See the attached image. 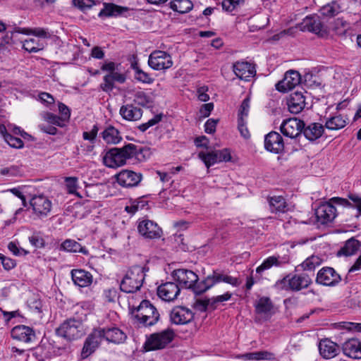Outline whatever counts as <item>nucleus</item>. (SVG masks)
I'll list each match as a JSON object with an SVG mask.
<instances>
[{"instance_id":"obj_1","label":"nucleus","mask_w":361,"mask_h":361,"mask_svg":"<svg viewBox=\"0 0 361 361\" xmlns=\"http://www.w3.org/2000/svg\"><path fill=\"white\" fill-rule=\"evenodd\" d=\"M171 276L178 286L192 289L196 294L204 293L220 282L228 283L233 287H238L240 284L238 278L224 274L219 271H214L212 274L201 281H199V277L195 272L185 269L174 270Z\"/></svg>"},{"instance_id":"obj_2","label":"nucleus","mask_w":361,"mask_h":361,"mask_svg":"<svg viewBox=\"0 0 361 361\" xmlns=\"http://www.w3.org/2000/svg\"><path fill=\"white\" fill-rule=\"evenodd\" d=\"M141 148L129 143L123 147H114L109 149L103 158L104 164L109 168H116L124 165L128 159L137 157Z\"/></svg>"},{"instance_id":"obj_3","label":"nucleus","mask_w":361,"mask_h":361,"mask_svg":"<svg viewBox=\"0 0 361 361\" xmlns=\"http://www.w3.org/2000/svg\"><path fill=\"white\" fill-rule=\"evenodd\" d=\"M132 315L145 326L155 324L159 319L157 308L149 300H144L137 307H130Z\"/></svg>"},{"instance_id":"obj_4","label":"nucleus","mask_w":361,"mask_h":361,"mask_svg":"<svg viewBox=\"0 0 361 361\" xmlns=\"http://www.w3.org/2000/svg\"><path fill=\"white\" fill-rule=\"evenodd\" d=\"M145 277V268L136 265L126 274L120 283V289L125 293H134L142 286Z\"/></svg>"},{"instance_id":"obj_5","label":"nucleus","mask_w":361,"mask_h":361,"mask_svg":"<svg viewBox=\"0 0 361 361\" xmlns=\"http://www.w3.org/2000/svg\"><path fill=\"white\" fill-rule=\"evenodd\" d=\"M297 133L295 134V142H300L304 138L305 140L314 141L319 138L324 133V127L318 123L307 124L304 121L295 118Z\"/></svg>"},{"instance_id":"obj_6","label":"nucleus","mask_w":361,"mask_h":361,"mask_svg":"<svg viewBox=\"0 0 361 361\" xmlns=\"http://www.w3.org/2000/svg\"><path fill=\"white\" fill-rule=\"evenodd\" d=\"M56 334L67 340H75L84 334L82 323L75 319H67L56 329Z\"/></svg>"},{"instance_id":"obj_7","label":"nucleus","mask_w":361,"mask_h":361,"mask_svg":"<svg viewBox=\"0 0 361 361\" xmlns=\"http://www.w3.org/2000/svg\"><path fill=\"white\" fill-rule=\"evenodd\" d=\"M173 64L171 56L166 51L155 50L149 56L148 65L153 70L165 71Z\"/></svg>"},{"instance_id":"obj_8","label":"nucleus","mask_w":361,"mask_h":361,"mask_svg":"<svg viewBox=\"0 0 361 361\" xmlns=\"http://www.w3.org/2000/svg\"><path fill=\"white\" fill-rule=\"evenodd\" d=\"M174 337L172 329H167L161 332L152 334L146 341V346L149 350L164 348Z\"/></svg>"},{"instance_id":"obj_9","label":"nucleus","mask_w":361,"mask_h":361,"mask_svg":"<svg viewBox=\"0 0 361 361\" xmlns=\"http://www.w3.org/2000/svg\"><path fill=\"white\" fill-rule=\"evenodd\" d=\"M295 27L301 31H309L321 36L326 33V29L324 25L321 22L317 16H306L301 23L297 24Z\"/></svg>"},{"instance_id":"obj_10","label":"nucleus","mask_w":361,"mask_h":361,"mask_svg":"<svg viewBox=\"0 0 361 361\" xmlns=\"http://www.w3.org/2000/svg\"><path fill=\"white\" fill-rule=\"evenodd\" d=\"M335 202L329 200L327 202L321 204L315 210L317 221L320 224H326L331 222L337 216V211L334 207ZM336 204H337L336 203Z\"/></svg>"},{"instance_id":"obj_11","label":"nucleus","mask_w":361,"mask_h":361,"mask_svg":"<svg viewBox=\"0 0 361 361\" xmlns=\"http://www.w3.org/2000/svg\"><path fill=\"white\" fill-rule=\"evenodd\" d=\"M341 281V277L332 267H323L317 275L316 281L326 286H335Z\"/></svg>"},{"instance_id":"obj_12","label":"nucleus","mask_w":361,"mask_h":361,"mask_svg":"<svg viewBox=\"0 0 361 361\" xmlns=\"http://www.w3.org/2000/svg\"><path fill=\"white\" fill-rule=\"evenodd\" d=\"M30 205L34 213L39 217H44L51 212V200L44 195L34 196L30 200Z\"/></svg>"},{"instance_id":"obj_13","label":"nucleus","mask_w":361,"mask_h":361,"mask_svg":"<svg viewBox=\"0 0 361 361\" xmlns=\"http://www.w3.org/2000/svg\"><path fill=\"white\" fill-rule=\"evenodd\" d=\"M137 230L141 235L148 239L159 238L162 233L157 223L148 219L140 221Z\"/></svg>"},{"instance_id":"obj_14","label":"nucleus","mask_w":361,"mask_h":361,"mask_svg":"<svg viewBox=\"0 0 361 361\" xmlns=\"http://www.w3.org/2000/svg\"><path fill=\"white\" fill-rule=\"evenodd\" d=\"M180 293L179 286L173 282H166L157 288V295L164 301L172 302Z\"/></svg>"},{"instance_id":"obj_15","label":"nucleus","mask_w":361,"mask_h":361,"mask_svg":"<svg viewBox=\"0 0 361 361\" xmlns=\"http://www.w3.org/2000/svg\"><path fill=\"white\" fill-rule=\"evenodd\" d=\"M101 332L99 329H94L86 338L82 350V356L84 358L94 353L104 340Z\"/></svg>"},{"instance_id":"obj_16","label":"nucleus","mask_w":361,"mask_h":361,"mask_svg":"<svg viewBox=\"0 0 361 361\" xmlns=\"http://www.w3.org/2000/svg\"><path fill=\"white\" fill-rule=\"evenodd\" d=\"M194 317L192 312L185 307L177 306L170 313L171 322L176 325H183L190 322Z\"/></svg>"},{"instance_id":"obj_17","label":"nucleus","mask_w":361,"mask_h":361,"mask_svg":"<svg viewBox=\"0 0 361 361\" xmlns=\"http://www.w3.org/2000/svg\"><path fill=\"white\" fill-rule=\"evenodd\" d=\"M264 148L274 154H279L284 149V142L281 135L275 131L268 133L264 137Z\"/></svg>"},{"instance_id":"obj_18","label":"nucleus","mask_w":361,"mask_h":361,"mask_svg":"<svg viewBox=\"0 0 361 361\" xmlns=\"http://www.w3.org/2000/svg\"><path fill=\"white\" fill-rule=\"evenodd\" d=\"M11 336L14 340L27 343L32 342L36 338L33 329L25 325L13 327L11 331Z\"/></svg>"},{"instance_id":"obj_19","label":"nucleus","mask_w":361,"mask_h":361,"mask_svg":"<svg viewBox=\"0 0 361 361\" xmlns=\"http://www.w3.org/2000/svg\"><path fill=\"white\" fill-rule=\"evenodd\" d=\"M348 200L341 197H333L331 201L336 203L338 205H343L347 209H355L356 213L355 216L359 218L361 216V196L351 193L348 195Z\"/></svg>"},{"instance_id":"obj_20","label":"nucleus","mask_w":361,"mask_h":361,"mask_svg":"<svg viewBox=\"0 0 361 361\" xmlns=\"http://www.w3.org/2000/svg\"><path fill=\"white\" fill-rule=\"evenodd\" d=\"M116 180L123 187L137 186L142 180V174L130 170H123L116 176Z\"/></svg>"},{"instance_id":"obj_21","label":"nucleus","mask_w":361,"mask_h":361,"mask_svg":"<svg viewBox=\"0 0 361 361\" xmlns=\"http://www.w3.org/2000/svg\"><path fill=\"white\" fill-rule=\"evenodd\" d=\"M235 75L241 80L249 81L256 74L255 67L246 61H237L233 66Z\"/></svg>"},{"instance_id":"obj_22","label":"nucleus","mask_w":361,"mask_h":361,"mask_svg":"<svg viewBox=\"0 0 361 361\" xmlns=\"http://www.w3.org/2000/svg\"><path fill=\"white\" fill-rule=\"evenodd\" d=\"M130 9L126 6H118L112 3L104 4V8L99 11L98 16L102 18L105 17H118L125 16L127 17L126 13Z\"/></svg>"},{"instance_id":"obj_23","label":"nucleus","mask_w":361,"mask_h":361,"mask_svg":"<svg viewBox=\"0 0 361 361\" xmlns=\"http://www.w3.org/2000/svg\"><path fill=\"white\" fill-rule=\"evenodd\" d=\"M343 353L352 359H361V341L357 338H350L342 345Z\"/></svg>"},{"instance_id":"obj_24","label":"nucleus","mask_w":361,"mask_h":361,"mask_svg":"<svg viewBox=\"0 0 361 361\" xmlns=\"http://www.w3.org/2000/svg\"><path fill=\"white\" fill-rule=\"evenodd\" d=\"M321 356L324 359H331L338 355V345L328 338L322 339L319 344Z\"/></svg>"},{"instance_id":"obj_25","label":"nucleus","mask_w":361,"mask_h":361,"mask_svg":"<svg viewBox=\"0 0 361 361\" xmlns=\"http://www.w3.org/2000/svg\"><path fill=\"white\" fill-rule=\"evenodd\" d=\"M126 75L122 73L106 74L103 78V82L100 84V88L106 92H110L114 88V82L121 84L125 82Z\"/></svg>"},{"instance_id":"obj_26","label":"nucleus","mask_w":361,"mask_h":361,"mask_svg":"<svg viewBox=\"0 0 361 361\" xmlns=\"http://www.w3.org/2000/svg\"><path fill=\"white\" fill-rule=\"evenodd\" d=\"M126 75L122 73L106 74L103 78V82L100 84V88L106 92H110L114 88V82L121 84L125 82Z\"/></svg>"},{"instance_id":"obj_27","label":"nucleus","mask_w":361,"mask_h":361,"mask_svg":"<svg viewBox=\"0 0 361 361\" xmlns=\"http://www.w3.org/2000/svg\"><path fill=\"white\" fill-rule=\"evenodd\" d=\"M104 339L106 340L108 342H111L114 343H123L126 338V334L121 331L120 329L117 327H112L109 329H99Z\"/></svg>"},{"instance_id":"obj_28","label":"nucleus","mask_w":361,"mask_h":361,"mask_svg":"<svg viewBox=\"0 0 361 361\" xmlns=\"http://www.w3.org/2000/svg\"><path fill=\"white\" fill-rule=\"evenodd\" d=\"M71 277L73 283L80 287H87L92 283V275L83 269H73L71 271Z\"/></svg>"},{"instance_id":"obj_29","label":"nucleus","mask_w":361,"mask_h":361,"mask_svg":"<svg viewBox=\"0 0 361 361\" xmlns=\"http://www.w3.org/2000/svg\"><path fill=\"white\" fill-rule=\"evenodd\" d=\"M119 113L123 119L129 121H137L142 116V110L133 104L123 105Z\"/></svg>"},{"instance_id":"obj_30","label":"nucleus","mask_w":361,"mask_h":361,"mask_svg":"<svg viewBox=\"0 0 361 361\" xmlns=\"http://www.w3.org/2000/svg\"><path fill=\"white\" fill-rule=\"evenodd\" d=\"M288 260H286L283 257L279 256H270L265 259L261 265L256 269V273L261 275L264 271L271 269L272 267H280L286 263Z\"/></svg>"},{"instance_id":"obj_31","label":"nucleus","mask_w":361,"mask_h":361,"mask_svg":"<svg viewBox=\"0 0 361 361\" xmlns=\"http://www.w3.org/2000/svg\"><path fill=\"white\" fill-rule=\"evenodd\" d=\"M293 69L287 71L283 78L279 81L275 87L281 93H288L293 89Z\"/></svg>"},{"instance_id":"obj_32","label":"nucleus","mask_w":361,"mask_h":361,"mask_svg":"<svg viewBox=\"0 0 361 361\" xmlns=\"http://www.w3.org/2000/svg\"><path fill=\"white\" fill-rule=\"evenodd\" d=\"M60 250L68 252H80L85 255H89L88 250L73 239L65 240L60 245Z\"/></svg>"},{"instance_id":"obj_33","label":"nucleus","mask_w":361,"mask_h":361,"mask_svg":"<svg viewBox=\"0 0 361 361\" xmlns=\"http://www.w3.org/2000/svg\"><path fill=\"white\" fill-rule=\"evenodd\" d=\"M22 48L29 53H36L44 47V42L37 38L32 37L20 41Z\"/></svg>"},{"instance_id":"obj_34","label":"nucleus","mask_w":361,"mask_h":361,"mask_svg":"<svg viewBox=\"0 0 361 361\" xmlns=\"http://www.w3.org/2000/svg\"><path fill=\"white\" fill-rule=\"evenodd\" d=\"M255 311L257 314L269 315L274 307L272 302L268 297H262L257 302L255 305Z\"/></svg>"},{"instance_id":"obj_35","label":"nucleus","mask_w":361,"mask_h":361,"mask_svg":"<svg viewBox=\"0 0 361 361\" xmlns=\"http://www.w3.org/2000/svg\"><path fill=\"white\" fill-rule=\"evenodd\" d=\"M360 247V242L354 238L348 240L338 252L339 255L351 256L357 253Z\"/></svg>"},{"instance_id":"obj_36","label":"nucleus","mask_w":361,"mask_h":361,"mask_svg":"<svg viewBox=\"0 0 361 361\" xmlns=\"http://www.w3.org/2000/svg\"><path fill=\"white\" fill-rule=\"evenodd\" d=\"M341 11L342 6L337 1H332L320 8L321 14L327 18L334 17Z\"/></svg>"},{"instance_id":"obj_37","label":"nucleus","mask_w":361,"mask_h":361,"mask_svg":"<svg viewBox=\"0 0 361 361\" xmlns=\"http://www.w3.org/2000/svg\"><path fill=\"white\" fill-rule=\"evenodd\" d=\"M102 137L108 144H117L122 137L119 131L114 126L107 127L102 133Z\"/></svg>"},{"instance_id":"obj_38","label":"nucleus","mask_w":361,"mask_h":361,"mask_svg":"<svg viewBox=\"0 0 361 361\" xmlns=\"http://www.w3.org/2000/svg\"><path fill=\"white\" fill-rule=\"evenodd\" d=\"M170 8L179 13H186L193 8V4L190 0H172L170 2Z\"/></svg>"},{"instance_id":"obj_39","label":"nucleus","mask_w":361,"mask_h":361,"mask_svg":"<svg viewBox=\"0 0 361 361\" xmlns=\"http://www.w3.org/2000/svg\"><path fill=\"white\" fill-rule=\"evenodd\" d=\"M20 34L29 35V30L26 27H16L10 32V35L7 33L4 39L5 42L8 44L13 45L20 44V41L23 40L19 39Z\"/></svg>"},{"instance_id":"obj_40","label":"nucleus","mask_w":361,"mask_h":361,"mask_svg":"<svg viewBox=\"0 0 361 361\" xmlns=\"http://www.w3.org/2000/svg\"><path fill=\"white\" fill-rule=\"evenodd\" d=\"M274 288L279 291L289 292L293 290V274L290 273L283 279L278 280L274 284Z\"/></svg>"},{"instance_id":"obj_41","label":"nucleus","mask_w":361,"mask_h":361,"mask_svg":"<svg viewBox=\"0 0 361 361\" xmlns=\"http://www.w3.org/2000/svg\"><path fill=\"white\" fill-rule=\"evenodd\" d=\"M295 75H296L298 80V83H295V89L298 86H301L302 89L312 87L314 83L313 75L310 72H305L304 74H302L295 71Z\"/></svg>"},{"instance_id":"obj_42","label":"nucleus","mask_w":361,"mask_h":361,"mask_svg":"<svg viewBox=\"0 0 361 361\" xmlns=\"http://www.w3.org/2000/svg\"><path fill=\"white\" fill-rule=\"evenodd\" d=\"M348 118L342 115H338L329 118L325 123L326 128L336 130L344 128L347 124Z\"/></svg>"},{"instance_id":"obj_43","label":"nucleus","mask_w":361,"mask_h":361,"mask_svg":"<svg viewBox=\"0 0 361 361\" xmlns=\"http://www.w3.org/2000/svg\"><path fill=\"white\" fill-rule=\"evenodd\" d=\"M49 345H40L35 348L32 355L38 361H47L51 357Z\"/></svg>"},{"instance_id":"obj_44","label":"nucleus","mask_w":361,"mask_h":361,"mask_svg":"<svg viewBox=\"0 0 361 361\" xmlns=\"http://www.w3.org/2000/svg\"><path fill=\"white\" fill-rule=\"evenodd\" d=\"M133 69L135 71V78L145 84H152L154 81V78L148 73L145 72L140 68L137 64L132 65Z\"/></svg>"},{"instance_id":"obj_45","label":"nucleus","mask_w":361,"mask_h":361,"mask_svg":"<svg viewBox=\"0 0 361 361\" xmlns=\"http://www.w3.org/2000/svg\"><path fill=\"white\" fill-rule=\"evenodd\" d=\"M198 157L204 163L207 168L219 162L216 150L207 153L200 152L198 154Z\"/></svg>"},{"instance_id":"obj_46","label":"nucleus","mask_w":361,"mask_h":361,"mask_svg":"<svg viewBox=\"0 0 361 361\" xmlns=\"http://www.w3.org/2000/svg\"><path fill=\"white\" fill-rule=\"evenodd\" d=\"M321 259L314 255L307 258L300 265L304 270L313 271L314 269L321 264ZM299 267V266L298 267Z\"/></svg>"},{"instance_id":"obj_47","label":"nucleus","mask_w":361,"mask_h":361,"mask_svg":"<svg viewBox=\"0 0 361 361\" xmlns=\"http://www.w3.org/2000/svg\"><path fill=\"white\" fill-rule=\"evenodd\" d=\"M285 200L281 196H274L269 199V205L272 212H284Z\"/></svg>"},{"instance_id":"obj_48","label":"nucleus","mask_w":361,"mask_h":361,"mask_svg":"<svg viewBox=\"0 0 361 361\" xmlns=\"http://www.w3.org/2000/svg\"><path fill=\"white\" fill-rule=\"evenodd\" d=\"M41 115L43 120L49 124L55 125L59 127H63L66 126V123L63 122L61 118L53 113L44 112Z\"/></svg>"},{"instance_id":"obj_49","label":"nucleus","mask_w":361,"mask_h":361,"mask_svg":"<svg viewBox=\"0 0 361 361\" xmlns=\"http://www.w3.org/2000/svg\"><path fill=\"white\" fill-rule=\"evenodd\" d=\"M30 243L35 248H43L45 246V240L43 234L40 231H34L28 238Z\"/></svg>"},{"instance_id":"obj_50","label":"nucleus","mask_w":361,"mask_h":361,"mask_svg":"<svg viewBox=\"0 0 361 361\" xmlns=\"http://www.w3.org/2000/svg\"><path fill=\"white\" fill-rule=\"evenodd\" d=\"M311 283V279L306 274L295 276V290L307 288Z\"/></svg>"},{"instance_id":"obj_51","label":"nucleus","mask_w":361,"mask_h":361,"mask_svg":"<svg viewBox=\"0 0 361 361\" xmlns=\"http://www.w3.org/2000/svg\"><path fill=\"white\" fill-rule=\"evenodd\" d=\"M250 109V97L247 96L246 98L242 102L238 113V119H246L247 118L249 111Z\"/></svg>"},{"instance_id":"obj_52","label":"nucleus","mask_w":361,"mask_h":361,"mask_svg":"<svg viewBox=\"0 0 361 361\" xmlns=\"http://www.w3.org/2000/svg\"><path fill=\"white\" fill-rule=\"evenodd\" d=\"M305 106V99L302 92L295 90V114L300 113Z\"/></svg>"},{"instance_id":"obj_53","label":"nucleus","mask_w":361,"mask_h":361,"mask_svg":"<svg viewBox=\"0 0 361 361\" xmlns=\"http://www.w3.org/2000/svg\"><path fill=\"white\" fill-rule=\"evenodd\" d=\"M292 121L293 118L284 120L280 127L281 133L290 138L293 137V126L290 123Z\"/></svg>"},{"instance_id":"obj_54","label":"nucleus","mask_w":361,"mask_h":361,"mask_svg":"<svg viewBox=\"0 0 361 361\" xmlns=\"http://www.w3.org/2000/svg\"><path fill=\"white\" fill-rule=\"evenodd\" d=\"M65 183L68 193L80 197L77 192L78 178L76 177H66L65 178Z\"/></svg>"},{"instance_id":"obj_55","label":"nucleus","mask_w":361,"mask_h":361,"mask_svg":"<svg viewBox=\"0 0 361 361\" xmlns=\"http://www.w3.org/2000/svg\"><path fill=\"white\" fill-rule=\"evenodd\" d=\"M6 142L12 147L21 148L23 146V142L20 138L14 137L8 133L4 135Z\"/></svg>"},{"instance_id":"obj_56","label":"nucleus","mask_w":361,"mask_h":361,"mask_svg":"<svg viewBox=\"0 0 361 361\" xmlns=\"http://www.w3.org/2000/svg\"><path fill=\"white\" fill-rule=\"evenodd\" d=\"M349 28V25L341 18L335 20L333 29L338 35L344 34Z\"/></svg>"},{"instance_id":"obj_57","label":"nucleus","mask_w":361,"mask_h":361,"mask_svg":"<svg viewBox=\"0 0 361 361\" xmlns=\"http://www.w3.org/2000/svg\"><path fill=\"white\" fill-rule=\"evenodd\" d=\"M232 294L229 292H226L223 295H217L210 298V302L212 304V310L216 309L217 304L228 301L231 298Z\"/></svg>"},{"instance_id":"obj_58","label":"nucleus","mask_w":361,"mask_h":361,"mask_svg":"<svg viewBox=\"0 0 361 361\" xmlns=\"http://www.w3.org/2000/svg\"><path fill=\"white\" fill-rule=\"evenodd\" d=\"M119 66L120 63H116L113 61H105L101 66V70L107 72V74L120 73L118 71Z\"/></svg>"},{"instance_id":"obj_59","label":"nucleus","mask_w":361,"mask_h":361,"mask_svg":"<svg viewBox=\"0 0 361 361\" xmlns=\"http://www.w3.org/2000/svg\"><path fill=\"white\" fill-rule=\"evenodd\" d=\"M8 249L10 252L16 256H25L29 253L28 251L20 247H18L17 243L15 242H10L8 245Z\"/></svg>"},{"instance_id":"obj_60","label":"nucleus","mask_w":361,"mask_h":361,"mask_svg":"<svg viewBox=\"0 0 361 361\" xmlns=\"http://www.w3.org/2000/svg\"><path fill=\"white\" fill-rule=\"evenodd\" d=\"M238 129L241 135L245 139H248L250 137V133L247 127V120L246 119H238Z\"/></svg>"},{"instance_id":"obj_61","label":"nucleus","mask_w":361,"mask_h":361,"mask_svg":"<svg viewBox=\"0 0 361 361\" xmlns=\"http://www.w3.org/2000/svg\"><path fill=\"white\" fill-rule=\"evenodd\" d=\"M257 353V361L260 360H269V361H274L275 360L276 355L272 352L268 351V350H259L256 351Z\"/></svg>"},{"instance_id":"obj_62","label":"nucleus","mask_w":361,"mask_h":361,"mask_svg":"<svg viewBox=\"0 0 361 361\" xmlns=\"http://www.w3.org/2000/svg\"><path fill=\"white\" fill-rule=\"evenodd\" d=\"M240 1L241 0H223L221 6L224 11L231 12L239 6Z\"/></svg>"},{"instance_id":"obj_63","label":"nucleus","mask_w":361,"mask_h":361,"mask_svg":"<svg viewBox=\"0 0 361 361\" xmlns=\"http://www.w3.org/2000/svg\"><path fill=\"white\" fill-rule=\"evenodd\" d=\"M58 106L59 111L61 114L60 117L63 121V122L66 123L69 121L71 116V111L69 108L63 103H59Z\"/></svg>"},{"instance_id":"obj_64","label":"nucleus","mask_w":361,"mask_h":361,"mask_svg":"<svg viewBox=\"0 0 361 361\" xmlns=\"http://www.w3.org/2000/svg\"><path fill=\"white\" fill-rule=\"evenodd\" d=\"M336 326L341 329H347V330H355L357 331L361 332V324L360 323H353V322H341L336 324Z\"/></svg>"}]
</instances>
